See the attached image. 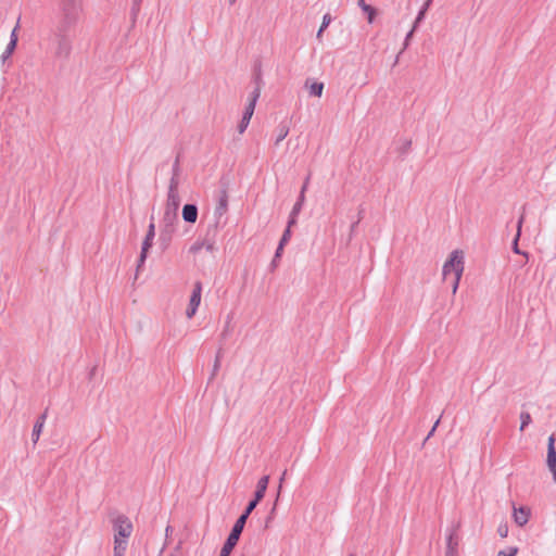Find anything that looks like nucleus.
Masks as SVG:
<instances>
[{
	"label": "nucleus",
	"mask_w": 556,
	"mask_h": 556,
	"mask_svg": "<svg viewBox=\"0 0 556 556\" xmlns=\"http://www.w3.org/2000/svg\"><path fill=\"white\" fill-rule=\"evenodd\" d=\"M362 11L367 15L368 23L372 24L377 15V10L371 5H367L364 7Z\"/></svg>",
	"instance_id": "obj_20"
},
{
	"label": "nucleus",
	"mask_w": 556,
	"mask_h": 556,
	"mask_svg": "<svg viewBox=\"0 0 556 556\" xmlns=\"http://www.w3.org/2000/svg\"><path fill=\"white\" fill-rule=\"evenodd\" d=\"M451 543H452V536H450V539H448V546H451Z\"/></svg>",
	"instance_id": "obj_43"
},
{
	"label": "nucleus",
	"mask_w": 556,
	"mask_h": 556,
	"mask_svg": "<svg viewBox=\"0 0 556 556\" xmlns=\"http://www.w3.org/2000/svg\"><path fill=\"white\" fill-rule=\"evenodd\" d=\"M71 52V43L66 39H62L59 42V47L56 49L58 56H68Z\"/></svg>",
	"instance_id": "obj_16"
},
{
	"label": "nucleus",
	"mask_w": 556,
	"mask_h": 556,
	"mask_svg": "<svg viewBox=\"0 0 556 556\" xmlns=\"http://www.w3.org/2000/svg\"><path fill=\"white\" fill-rule=\"evenodd\" d=\"M350 556H355V555H350Z\"/></svg>",
	"instance_id": "obj_44"
},
{
	"label": "nucleus",
	"mask_w": 556,
	"mask_h": 556,
	"mask_svg": "<svg viewBox=\"0 0 556 556\" xmlns=\"http://www.w3.org/2000/svg\"><path fill=\"white\" fill-rule=\"evenodd\" d=\"M286 475H287V471L285 470L279 479V486H278V495L280 494V491L282 489V484L285 482V479H286Z\"/></svg>",
	"instance_id": "obj_31"
},
{
	"label": "nucleus",
	"mask_w": 556,
	"mask_h": 556,
	"mask_svg": "<svg viewBox=\"0 0 556 556\" xmlns=\"http://www.w3.org/2000/svg\"><path fill=\"white\" fill-rule=\"evenodd\" d=\"M201 295H202V283L200 281H197L193 286V290L190 296L189 306L186 311L187 318L191 319L201 303Z\"/></svg>",
	"instance_id": "obj_7"
},
{
	"label": "nucleus",
	"mask_w": 556,
	"mask_h": 556,
	"mask_svg": "<svg viewBox=\"0 0 556 556\" xmlns=\"http://www.w3.org/2000/svg\"><path fill=\"white\" fill-rule=\"evenodd\" d=\"M432 2V0H427L426 3L424 4V7L421 8V10L418 12V15L416 17V21H415V24H419L424 17H425V14H426V11L428 10L430 3Z\"/></svg>",
	"instance_id": "obj_24"
},
{
	"label": "nucleus",
	"mask_w": 556,
	"mask_h": 556,
	"mask_svg": "<svg viewBox=\"0 0 556 556\" xmlns=\"http://www.w3.org/2000/svg\"><path fill=\"white\" fill-rule=\"evenodd\" d=\"M308 182H309V176L306 177V179L301 188L298 201L295 202V204L292 207V211L289 216V226H293L296 224L298 215L302 211L304 202H305V192L307 190Z\"/></svg>",
	"instance_id": "obj_6"
},
{
	"label": "nucleus",
	"mask_w": 556,
	"mask_h": 556,
	"mask_svg": "<svg viewBox=\"0 0 556 556\" xmlns=\"http://www.w3.org/2000/svg\"><path fill=\"white\" fill-rule=\"evenodd\" d=\"M523 219H525V217H523V215H521V216H520V218H519V220H518V224H517V233H516L517 239H519V238H520V235H521V227H522V224H523Z\"/></svg>",
	"instance_id": "obj_30"
},
{
	"label": "nucleus",
	"mask_w": 556,
	"mask_h": 556,
	"mask_svg": "<svg viewBox=\"0 0 556 556\" xmlns=\"http://www.w3.org/2000/svg\"><path fill=\"white\" fill-rule=\"evenodd\" d=\"M182 219L186 223L194 224L198 219V207L195 204H186L182 207Z\"/></svg>",
	"instance_id": "obj_10"
},
{
	"label": "nucleus",
	"mask_w": 556,
	"mask_h": 556,
	"mask_svg": "<svg viewBox=\"0 0 556 556\" xmlns=\"http://www.w3.org/2000/svg\"><path fill=\"white\" fill-rule=\"evenodd\" d=\"M253 113H254V104L249 103V105L245 108L244 114H243L242 119L239 125L240 134H242L247 129Z\"/></svg>",
	"instance_id": "obj_12"
},
{
	"label": "nucleus",
	"mask_w": 556,
	"mask_h": 556,
	"mask_svg": "<svg viewBox=\"0 0 556 556\" xmlns=\"http://www.w3.org/2000/svg\"><path fill=\"white\" fill-rule=\"evenodd\" d=\"M237 2V0H229V4L232 5Z\"/></svg>",
	"instance_id": "obj_42"
},
{
	"label": "nucleus",
	"mask_w": 556,
	"mask_h": 556,
	"mask_svg": "<svg viewBox=\"0 0 556 556\" xmlns=\"http://www.w3.org/2000/svg\"><path fill=\"white\" fill-rule=\"evenodd\" d=\"M416 28H417V24L414 23L412 30L408 31L407 35L405 36L404 43H403V50H405L409 46L410 38Z\"/></svg>",
	"instance_id": "obj_28"
},
{
	"label": "nucleus",
	"mask_w": 556,
	"mask_h": 556,
	"mask_svg": "<svg viewBox=\"0 0 556 556\" xmlns=\"http://www.w3.org/2000/svg\"><path fill=\"white\" fill-rule=\"evenodd\" d=\"M518 553V547L510 546L506 551H500L497 556H516Z\"/></svg>",
	"instance_id": "obj_26"
},
{
	"label": "nucleus",
	"mask_w": 556,
	"mask_h": 556,
	"mask_svg": "<svg viewBox=\"0 0 556 556\" xmlns=\"http://www.w3.org/2000/svg\"><path fill=\"white\" fill-rule=\"evenodd\" d=\"M358 5L363 10L364 7H367L368 4L365 2V0H358Z\"/></svg>",
	"instance_id": "obj_37"
},
{
	"label": "nucleus",
	"mask_w": 556,
	"mask_h": 556,
	"mask_svg": "<svg viewBox=\"0 0 556 556\" xmlns=\"http://www.w3.org/2000/svg\"><path fill=\"white\" fill-rule=\"evenodd\" d=\"M507 530H502L501 535L506 536Z\"/></svg>",
	"instance_id": "obj_40"
},
{
	"label": "nucleus",
	"mask_w": 556,
	"mask_h": 556,
	"mask_svg": "<svg viewBox=\"0 0 556 556\" xmlns=\"http://www.w3.org/2000/svg\"><path fill=\"white\" fill-rule=\"evenodd\" d=\"M282 251H283V247L281 244H278L276 253H275V258H279L282 254Z\"/></svg>",
	"instance_id": "obj_34"
},
{
	"label": "nucleus",
	"mask_w": 556,
	"mask_h": 556,
	"mask_svg": "<svg viewBox=\"0 0 556 556\" xmlns=\"http://www.w3.org/2000/svg\"><path fill=\"white\" fill-rule=\"evenodd\" d=\"M227 210H228V199H227V195H224L218 201V205L216 206L215 214L218 217H222L226 214Z\"/></svg>",
	"instance_id": "obj_17"
},
{
	"label": "nucleus",
	"mask_w": 556,
	"mask_h": 556,
	"mask_svg": "<svg viewBox=\"0 0 556 556\" xmlns=\"http://www.w3.org/2000/svg\"><path fill=\"white\" fill-rule=\"evenodd\" d=\"M554 443H555V439H554V437L552 435V437H549V439H548V447L554 446Z\"/></svg>",
	"instance_id": "obj_38"
},
{
	"label": "nucleus",
	"mask_w": 556,
	"mask_h": 556,
	"mask_svg": "<svg viewBox=\"0 0 556 556\" xmlns=\"http://www.w3.org/2000/svg\"><path fill=\"white\" fill-rule=\"evenodd\" d=\"M465 269L464 252L454 250L450 253L448 258L442 267V277L444 280L450 279L454 275H463Z\"/></svg>",
	"instance_id": "obj_2"
},
{
	"label": "nucleus",
	"mask_w": 556,
	"mask_h": 556,
	"mask_svg": "<svg viewBox=\"0 0 556 556\" xmlns=\"http://www.w3.org/2000/svg\"><path fill=\"white\" fill-rule=\"evenodd\" d=\"M180 176L172 175L168 184V191H179Z\"/></svg>",
	"instance_id": "obj_21"
},
{
	"label": "nucleus",
	"mask_w": 556,
	"mask_h": 556,
	"mask_svg": "<svg viewBox=\"0 0 556 556\" xmlns=\"http://www.w3.org/2000/svg\"><path fill=\"white\" fill-rule=\"evenodd\" d=\"M518 241L519 239H517V236H515V239H514V242H513V251L516 253V254H521L526 257H528V253L527 252H521L518 248Z\"/></svg>",
	"instance_id": "obj_29"
},
{
	"label": "nucleus",
	"mask_w": 556,
	"mask_h": 556,
	"mask_svg": "<svg viewBox=\"0 0 556 556\" xmlns=\"http://www.w3.org/2000/svg\"><path fill=\"white\" fill-rule=\"evenodd\" d=\"M520 430L522 431L527 426H529L532 421L531 415L528 412H522L520 414Z\"/></svg>",
	"instance_id": "obj_22"
},
{
	"label": "nucleus",
	"mask_w": 556,
	"mask_h": 556,
	"mask_svg": "<svg viewBox=\"0 0 556 556\" xmlns=\"http://www.w3.org/2000/svg\"><path fill=\"white\" fill-rule=\"evenodd\" d=\"M173 175H177V176H180V167H179V163L176 161L174 166H173Z\"/></svg>",
	"instance_id": "obj_33"
},
{
	"label": "nucleus",
	"mask_w": 556,
	"mask_h": 556,
	"mask_svg": "<svg viewBox=\"0 0 556 556\" xmlns=\"http://www.w3.org/2000/svg\"><path fill=\"white\" fill-rule=\"evenodd\" d=\"M163 222L167 226H173L175 222H177V211L165 208Z\"/></svg>",
	"instance_id": "obj_19"
},
{
	"label": "nucleus",
	"mask_w": 556,
	"mask_h": 556,
	"mask_svg": "<svg viewBox=\"0 0 556 556\" xmlns=\"http://www.w3.org/2000/svg\"><path fill=\"white\" fill-rule=\"evenodd\" d=\"M154 237H155V226L153 223H150V225L148 226V231L146 233L144 240L141 245L137 270H139L146 263L149 250L153 245Z\"/></svg>",
	"instance_id": "obj_5"
},
{
	"label": "nucleus",
	"mask_w": 556,
	"mask_h": 556,
	"mask_svg": "<svg viewBox=\"0 0 556 556\" xmlns=\"http://www.w3.org/2000/svg\"><path fill=\"white\" fill-rule=\"evenodd\" d=\"M258 98H260V90L255 89L250 103H253L255 105Z\"/></svg>",
	"instance_id": "obj_32"
},
{
	"label": "nucleus",
	"mask_w": 556,
	"mask_h": 556,
	"mask_svg": "<svg viewBox=\"0 0 556 556\" xmlns=\"http://www.w3.org/2000/svg\"><path fill=\"white\" fill-rule=\"evenodd\" d=\"M114 530V549L113 556H124L127 548L134 527L130 519L125 515H119L113 519Z\"/></svg>",
	"instance_id": "obj_1"
},
{
	"label": "nucleus",
	"mask_w": 556,
	"mask_h": 556,
	"mask_svg": "<svg viewBox=\"0 0 556 556\" xmlns=\"http://www.w3.org/2000/svg\"><path fill=\"white\" fill-rule=\"evenodd\" d=\"M245 521L247 520L244 519V517H239L237 519V521L235 522V525L232 527L230 534L228 535V538L220 551L219 556H229L230 555L232 548L236 546V544L239 541V538L244 528Z\"/></svg>",
	"instance_id": "obj_3"
},
{
	"label": "nucleus",
	"mask_w": 556,
	"mask_h": 556,
	"mask_svg": "<svg viewBox=\"0 0 556 556\" xmlns=\"http://www.w3.org/2000/svg\"><path fill=\"white\" fill-rule=\"evenodd\" d=\"M291 227L292 226H287L286 230L283 231V235L280 239V242L279 244H281L282 247H285V244L289 241L290 237H291Z\"/></svg>",
	"instance_id": "obj_27"
},
{
	"label": "nucleus",
	"mask_w": 556,
	"mask_h": 556,
	"mask_svg": "<svg viewBox=\"0 0 556 556\" xmlns=\"http://www.w3.org/2000/svg\"><path fill=\"white\" fill-rule=\"evenodd\" d=\"M180 205L179 191H167L165 208L178 211Z\"/></svg>",
	"instance_id": "obj_11"
},
{
	"label": "nucleus",
	"mask_w": 556,
	"mask_h": 556,
	"mask_svg": "<svg viewBox=\"0 0 556 556\" xmlns=\"http://www.w3.org/2000/svg\"><path fill=\"white\" fill-rule=\"evenodd\" d=\"M439 422H440V420L438 419V420L435 421V424L433 425L432 429L430 430V432L428 433V435H427V440H428L431 435H433V433H434V431H435V429H437V427H438Z\"/></svg>",
	"instance_id": "obj_35"
},
{
	"label": "nucleus",
	"mask_w": 556,
	"mask_h": 556,
	"mask_svg": "<svg viewBox=\"0 0 556 556\" xmlns=\"http://www.w3.org/2000/svg\"><path fill=\"white\" fill-rule=\"evenodd\" d=\"M205 249L207 252H214L215 243L212 240L201 239L197 240L190 248L189 252L193 255L200 253L201 250Z\"/></svg>",
	"instance_id": "obj_9"
},
{
	"label": "nucleus",
	"mask_w": 556,
	"mask_h": 556,
	"mask_svg": "<svg viewBox=\"0 0 556 556\" xmlns=\"http://www.w3.org/2000/svg\"><path fill=\"white\" fill-rule=\"evenodd\" d=\"M462 276L463 275H458V276L454 275V276L450 277V278H452V292H453V294H455L457 292V290H458Z\"/></svg>",
	"instance_id": "obj_25"
},
{
	"label": "nucleus",
	"mask_w": 556,
	"mask_h": 556,
	"mask_svg": "<svg viewBox=\"0 0 556 556\" xmlns=\"http://www.w3.org/2000/svg\"><path fill=\"white\" fill-rule=\"evenodd\" d=\"M547 465L553 472V478L556 482V451L554 446L547 448Z\"/></svg>",
	"instance_id": "obj_14"
},
{
	"label": "nucleus",
	"mask_w": 556,
	"mask_h": 556,
	"mask_svg": "<svg viewBox=\"0 0 556 556\" xmlns=\"http://www.w3.org/2000/svg\"><path fill=\"white\" fill-rule=\"evenodd\" d=\"M330 23H331V16H330V14L327 13L323 17L321 26H320L319 30L317 31V38L321 37L323 31L329 26Z\"/></svg>",
	"instance_id": "obj_23"
},
{
	"label": "nucleus",
	"mask_w": 556,
	"mask_h": 556,
	"mask_svg": "<svg viewBox=\"0 0 556 556\" xmlns=\"http://www.w3.org/2000/svg\"><path fill=\"white\" fill-rule=\"evenodd\" d=\"M277 261H278V258H275V257H274V260H273V262H271V266H273L274 268L277 266Z\"/></svg>",
	"instance_id": "obj_39"
},
{
	"label": "nucleus",
	"mask_w": 556,
	"mask_h": 556,
	"mask_svg": "<svg viewBox=\"0 0 556 556\" xmlns=\"http://www.w3.org/2000/svg\"><path fill=\"white\" fill-rule=\"evenodd\" d=\"M16 31H17V26L12 30V33L10 35V42L8 43L7 49H5V53L8 55H10L16 48V43H17V33Z\"/></svg>",
	"instance_id": "obj_18"
},
{
	"label": "nucleus",
	"mask_w": 556,
	"mask_h": 556,
	"mask_svg": "<svg viewBox=\"0 0 556 556\" xmlns=\"http://www.w3.org/2000/svg\"><path fill=\"white\" fill-rule=\"evenodd\" d=\"M268 482H269V477L268 476H263L258 480L254 497L249 503V505L247 506L244 513L240 517H244L245 520L248 519L249 515L256 507L258 502L264 497V495L266 493V490H267V486H268Z\"/></svg>",
	"instance_id": "obj_4"
},
{
	"label": "nucleus",
	"mask_w": 556,
	"mask_h": 556,
	"mask_svg": "<svg viewBox=\"0 0 556 556\" xmlns=\"http://www.w3.org/2000/svg\"><path fill=\"white\" fill-rule=\"evenodd\" d=\"M306 87L311 96L321 97L324 91V84L318 81H306Z\"/></svg>",
	"instance_id": "obj_15"
},
{
	"label": "nucleus",
	"mask_w": 556,
	"mask_h": 556,
	"mask_svg": "<svg viewBox=\"0 0 556 556\" xmlns=\"http://www.w3.org/2000/svg\"><path fill=\"white\" fill-rule=\"evenodd\" d=\"M45 421H46V415L43 414L37 419V421L34 425L33 433H31L34 444H36L40 438V434H41L43 426H45Z\"/></svg>",
	"instance_id": "obj_13"
},
{
	"label": "nucleus",
	"mask_w": 556,
	"mask_h": 556,
	"mask_svg": "<svg viewBox=\"0 0 556 556\" xmlns=\"http://www.w3.org/2000/svg\"><path fill=\"white\" fill-rule=\"evenodd\" d=\"M288 135V129H285L281 134H279V137L277 138V143L280 142L282 139H285Z\"/></svg>",
	"instance_id": "obj_36"
},
{
	"label": "nucleus",
	"mask_w": 556,
	"mask_h": 556,
	"mask_svg": "<svg viewBox=\"0 0 556 556\" xmlns=\"http://www.w3.org/2000/svg\"><path fill=\"white\" fill-rule=\"evenodd\" d=\"M530 516H531V509L527 506H520V507H516L515 505L513 506V518H514V521L522 527L528 523L529 519H530Z\"/></svg>",
	"instance_id": "obj_8"
},
{
	"label": "nucleus",
	"mask_w": 556,
	"mask_h": 556,
	"mask_svg": "<svg viewBox=\"0 0 556 556\" xmlns=\"http://www.w3.org/2000/svg\"><path fill=\"white\" fill-rule=\"evenodd\" d=\"M507 530H502L501 535L506 536Z\"/></svg>",
	"instance_id": "obj_41"
}]
</instances>
